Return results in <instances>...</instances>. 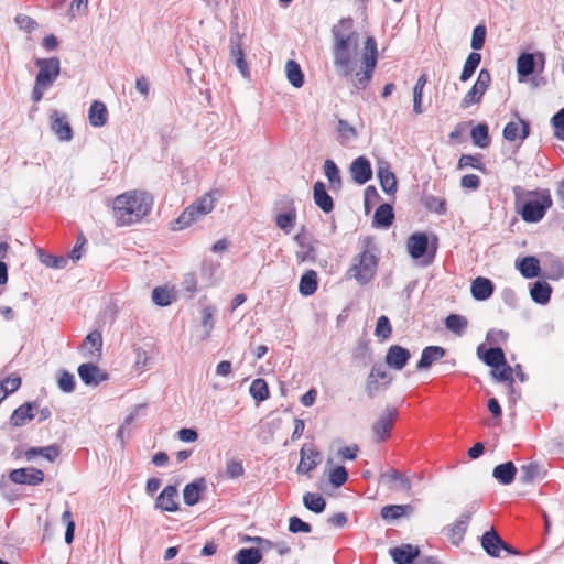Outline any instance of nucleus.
Masks as SVG:
<instances>
[{"instance_id": "f257e3e1", "label": "nucleus", "mask_w": 564, "mask_h": 564, "mask_svg": "<svg viewBox=\"0 0 564 564\" xmlns=\"http://www.w3.org/2000/svg\"><path fill=\"white\" fill-rule=\"evenodd\" d=\"M332 52L334 66L343 76L355 70L359 48V33L355 30L351 18H343L332 28Z\"/></svg>"}, {"instance_id": "f03ea898", "label": "nucleus", "mask_w": 564, "mask_h": 564, "mask_svg": "<svg viewBox=\"0 0 564 564\" xmlns=\"http://www.w3.org/2000/svg\"><path fill=\"white\" fill-rule=\"evenodd\" d=\"M153 204L154 199L150 193L139 189L127 191L113 199V218L119 226L137 224L150 214Z\"/></svg>"}, {"instance_id": "7ed1b4c3", "label": "nucleus", "mask_w": 564, "mask_h": 564, "mask_svg": "<svg viewBox=\"0 0 564 564\" xmlns=\"http://www.w3.org/2000/svg\"><path fill=\"white\" fill-rule=\"evenodd\" d=\"M514 207L525 223H538L543 219L552 207L553 200L549 189H525L522 186L512 188Z\"/></svg>"}, {"instance_id": "20e7f679", "label": "nucleus", "mask_w": 564, "mask_h": 564, "mask_svg": "<svg viewBox=\"0 0 564 564\" xmlns=\"http://www.w3.org/2000/svg\"><path fill=\"white\" fill-rule=\"evenodd\" d=\"M35 66L39 68V72L35 76L31 98L34 102H39L58 78L61 62L57 57L36 58Z\"/></svg>"}, {"instance_id": "39448f33", "label": "nucleus", "mask_w": 564, "mask_h": 564, "mask_svg": "<svg viewBox=\"0 0 564 564\" xmlns=\"http://www.w3.org/2000/svg\"><path fill=\"white\" fill-rule=\"evenodd\" d=\"M379 258L373 250L366 248L351 259L350 267L346 272L347 279H354L359 284L369 283L377 273Z\"/></svg>"}, {"instance_id": "423d86ee", "label": "nucleus", "mask_w": 564, "mask_h": 564, "mask_svg": "<svg viewBox=\"0 0 564 564\" xmlns=\"http://www.w3.org/2000/svg\"><path fill=\"white\" fill-rule=\"evenodd\" d=\"M217 197L213 192L204 194L191 204L176 219L177 229L189 227L196 221L203 219L215 208Z\"/></svg>"}, {"instance_id": "0eeeda50", "label": "nucleus", "mask_w": 564, "mask_h": 564, "mask_svg": "<svg viewBox=\"0 0 564 564\" xmlns=\"http://www.w3.org/2000/svg\"><path fill=\"white\" fill-rule=\"evenodd\" d=\"M362 72L356 73L355 87L365 89L370 82L378 61L377 42L372 36H367L362 50Z\"/></svg>"}, {"instance_id": "6e6552de", "label": "nucleus", "mask_w": 564, "mask_h": 564, "mask_svg": "<svg viewBox=\"0 0 564 564\" xmlns=\"http://www.w3.org/2000/svg\"><path fill=\"white\" fill-rule=\"evenodd\" d=\"M546 57L542 52L521 53L517 58V74L519 82H524L533 73H542L545 68Z\"/></svg>"}, {"instance_id": "1a4fd4ad", "label": "nucleus", "mask_w": 564, "mask_h": 564, "mask_svg": "<svg viewBox=\"0 0 564 564\" xmlns=\"http://www.w3.org/2000/svg\"><path fill=\"white\" fill-rule=\"evenodd\" d=\"M397 417V408L387 406L382 414L373 422L371 426L372 435L376 442H383L390 437L391 430Z\"/></svg>"}, {"instance_id": "9d476101", "label": "nucleus", "mask_w": 564, "mask_h": 564, "mask_svg": "<svg viewBox=\"0 0 564 564\" xmlns=\"http://www.w3.org/2000/svg\"><path fill=\"white\" fill-rule=\"evenodd\" d=\"M491 83V75L488 69L482 68L477 77L476 83L473 87L466 93L460 101V107L463 109H467L470 106L480 102L484 94L488 89Z\"/></svg>"}, {"instance_id": "9b49d317", "label": "nucleus", "mask_w": 564, "mask_h": 564, "mask_svg": "<svg viewBox=\"0 0 564 564\" xmlns=\"http://www.w3.org/2000/svg\"><path fill=\"white\" fill-rule=\"evenodd\" d=\"M392 381L391 375L382 366H373L366 382V392L372 398L387 389Z\"/></svg>"}, {"instance_id": "f8f14e48", "label": "nucleus", "mask_w": 564, "mask_h": 564, "mask_svg": "<svg viewBox=\"0 0 564 564\" xmlns=\"http://www.w3.org/2000/svg\"><path fill=\"white\" fill-rule=\"evenodd\" d=\"M50 126L51 130L61 142H69L73 139V129L67 115L55 109L52 110L50 112Z\"/></svg>"}, {"instance_id": "ddd939ff", "label": "nucleus", "mask_w": 564, "mask_h": 564, "mask_svg": "<svg viewBox=\"0 0 564 564\" xmlns=\"http://www.w3.org/2000/svg\"><path fill=\"white\" fill-rule=\"evenodd\" d=\"M9 478L17 485L39 486L44 481V473L34 467L17 468L10 471Z\"/></svg>"}, {"instance_id": "4468645a", "label": "nucleus", "mask_w": 564, "mask_h": 564, "mask_svg": "<svg viewBox=\"0 0 564 564\" xmlns=\"http://www.w3.org/2000/svg\"><path fill=\"white\" fill-rule=\"evenodd\" d=\"M479 503L474 501L466 511H464L459 518L455 521L451 529L449 540L453 544H458L466 532L468 523L476 510H478Z\"/></svg>"}, {"instance_id": "2eb2a0df", "label": "nucleus", "mask_w": 564, "mask_h": 564, "mask_svg": "<svg viewBox=\"0 0 564 564\" xmlns=\"http://www.w3.org/2000/svg\"><path fill=\"white\" fill-rule=\"evenodd\" d=\"M178 490L175 486H166L155 499L154 507L164 512H176L180 509Z\"/></svg>"}, {"instance_id": "dca6fc26", "label": "nucleus", "mask_w": 564, "mask_h": 564, "mask_svg": "<svg viewBox=\"0 0 564 564\" xmlns=\"http://www.w3.org/2000/svg\"><path fill=\"white\" fill-rule=\"evenodd\" d=\"M102 337L101 333L94 330L83 340L79 352L86 359H97L101 355Z\"/></svg>"}, {"instance_id": "f3484780", "label": "nucleus", "mask_w": 564, "mask_h": 564, "mask_svg": "<svg viewBox=\"0 0 564 564\" xmlns=\"http://www.w3.org/2000/svg\"><path fill=\"white\" fill-rule=\"evenodd\" d=\"M351 178L357 184H365L372 177V169L368 159L359 156L350 164Z\"/></svg>"}, {"instance_id": "a211bd4d", "label": "nucleus", "mask_w": 564, "mask_h": 564, "mask_svg": "<svg viewBox=\"0 0 564 564\" xmlns=\"http://www.w3.org/2000/svg\"><path fill=\"white\" fill-rule=\"evenodd\" d=\"M78 375L82 381L88 386H98L108 379V376L91 362L80 365Z\"/></svg>"}, {"instance_id": "6ab92c4d", "label": "nucleus", "mask_w": 564, "mask_h": 564, "mask_svg": "<svg viewBox=\"0 0 564 564\" xmlns=\"http://www.w3.org/2000/svg\"><path fill=\"white\" fill-rule=\"evenodd\" d=\"M411 355L410 351L399 345L391 346L386 355V364L395 369L402 370L408 364Z\"/></svg>"}, {"instance_id": "aec40b11", "label": "nucleus", "mask_w": 564, "mask_h": 564, "mask_svg": "<svg viewBox=\"0 0 564 564\" xmlns=\"http://www.w3.org/2000/svg\"><path fill=\"white\" fill-rule=\"evenodd\" d=\"M301 460L297 466V473L307 474L313 470L319 462V453L313 445H305L301 448Z\"/></svg>"}, {"instance_id": "412c9836", "label": "nucleus", "mask_w": 564, "mask_h": 564, "mask_svg": "<svg viewBox=\"0 0 564 564\" xmlns=\"http://www.w3.org/2000/svg\"><path fill=\"white\" fill-rule=\"evenodd\" d=\"M530 132L529 123L522 119L508 122L503 129V138L508 141L524 140Z\"/></svg>"}, {"instance_id": "4be33fe9", "label": "nucleus", "mask_w": 564, "mask_h": 564, "mask_svg": "<svg viewBox=\"0 0 564 564\" xmlns=\"http://www.w3.org/2000/svg\"><path fill=\"white\" fill-rule=\"evenodd\" d=\"M378 177L383 192L387 194H394L397 192V177L387 162L379 163Z\"/></svg>"}, {"instance_id": "5701e85b", "label": "nucleus", "mask_w": 564, "mask_h": 564, "mask_svg": "<svg viewBox=\"0 0 564 564\" xmlns=\"http://www.w3.org/2000/svg\"><path fill=\"white\" fill-rule=\"evenodd\" d=\"M296 224V209L292 200L283 213L275 215V225L285 234L289 235Z\"/></svg>"}, {"instance_id": "b1692460", "label": "nucleus", "mask_w": 564, "mask_h": 564, "mask_svg": "<svg viewBox=\"0 0 564 564\" xmlns=\"http://www.w3.org/2000/svg\"><path fill=\"white\" fill-rule=\"evenodd\" d=\"M481 546L490 556L498 557L501 546H506V543L498 533L491 529L482 534Z\"/></svg>"}, {"instance_id": "393cba45", "label": "nucleus", "mask_w": 564, "mask_h": 564, "mask_svg": "<svg viewBox=\"0 0 564 564\" xmlns=\"http://www.w3.org/2000/svg\"><path fill=\"white\" fill-rule=\"evenodd\" d=\"M427 237L423 232H415L408 239V251L413 259L422 258L427 249Z\"/></svg>"}, {"instance_id": "a878e982", "label": "nucleus", "mask_w": 564, "mask_h": 564, "mask_svg": "<svg viewBox=\"0 0 564 564\" xmlns=\"http://www.w3.org/2000/svg\"><path fill=\"white\" fill-rule=\"evenodd\" d=\"M88 120L94 128L104 127L108 121V110L102 101L95 100L88 110Z\"/></svg>"}, {"instance_id": "bb28decb", "label": "nucleus", "mask_w": 564, "mask_h": 564, "mask_svg": "<svg viewBox=\"0 0 564 564\" xmlns=\"http://www.w3.org/2000/svg\"><path fill=\"white\" fill-rule=\"evenodd\" d=\"M470 291L475 300L485 301L492 295L494 284L489 279L478 276L473 281Z\"/></svg>"}, {"instance_id": "cd10ccee", "label": "nucleus", "mask_w": 564, "mask_h": 564, "mask_svg": "<svg viewBox=\"0 0 564 564\" xmlns=\"http://www.w3.org/2000/svg\"><path fill=\"white\" fill-rule=\"evenodd\" d=\"M61 454V448L56 444L45 447H30L25 451L24 456L28 460L34 459L36 456H42L48 462H55Z\"/></svg>"}, {"instance_id": "c85d7f7f", "label": "nucleus", "mask_w": 564, "mask_h": 564, "mask_svg": "<svg viewBox=\"0 0 564 564\" xmlns=\"http://www.w3.org/2000/svg\"><path fill=\"white\" fill-rule=\"evenodd\" d=\"M445 356V349L440 346H427L423 349L421 359L416 368L419 370L427 369L431 365Z\"/></svg>"}, {"instance_id": "c756f323", "label": "nucleus", "mask_w": 564, "mask_h": 564, "mask_svg": "<svg viewBox=\"0 0 564 564\" xmlns=\"http://www.w3.org/2000/svg\"><path fill=\"white\" fill-rule=\"evenodd\" d=\"M205 489L206 485L204 479H197L193 482L187 484L183 490L184 503L187 506L196 505L199 501L200 495Z\"/></svg>"}, {"instance_id": "7c9ffc66", "label": "nucleus", "mask_w": 564, "mask_h": 564, "mask_svg": "<svg viewBox=\"0 0 564 564\" xmlns=\"http://www.w3.org/2000/svg\"><path fill=\"white\" fill-rule=\"evenodd\" d=\"M315 204L324 212L330 213L334 208L333 198L327 194L324 183L316 182L313 187Z\"/></svg>"}, {"instance_id": "2f4dec72", "label": "nucleus", "mask_w": 564, "mask_h": 564, "mask_svg": "<svg viewBox=\"0 0 564 564\" xmlns=\"http://www.w3.org/2000/svg\"><path fill=\"white\" fill-rule=\"evenodd\" d=\"M390 554L397 564H410L419 556V550L410 544H405L391 549Z\"/></svg>"}, {"instance_id": "473e14b6", "label": "nucleus", "mask_w": 564, "mask_h": 564, "mask_svg": "<svg viewBox=\"0 0 564 564\" xmlns=\"http://www.w3.org/2000/svg\"><path fill=\"white\" fill-rule=\"evenodd\" d=\"M517 468L512 462H507L496 466L492 470V476L501 485H510L516 477Z\"/></svg>"}, {"instance_id": "72a5a7b5", "label": "nucleus", "mask_w": 564, "mask_h": 564, "mask_svg": "<svg viewBox=\"0 0 564 564\" xmlns=\"http://www.w3.org/2000/svg\"><path fill=\"white\" fill-rule=\"evenodd\" d=\"M552 294V288L551 285L545 281H536L533 283L530 295L531 299L541 305H545L550 302Z\"/></svg>"}, {"instance_id": "f704fd0d", "label": "nucleus", "mask_w": 564, "mask_h": 564, "mask_svg": "<svg viewBox=\"0 0 564 564\" xmlns=\"http://www.w3.org/2000/svg\"><path fill=\"white\" fill-rule=\"evenodd\" d=\"M482 347H478L479 358L492 369L500 368V365H505L506 357L501 348H489L484 354L481 352Z\"/></svg>"}, {"instance_id": "c9c22d12", "label": "nucleus", "mask_w": 564, "mask_h": 564, "mask_svg": "<svg viewBox=\"0 0 564 564\" xmlns=\"http://www.w3.org/2000/svg\"><path fill=\"white\" fill-rule=\"evenodd\" d=\"M35 417L33 413V404L24 403L15 409L10 417L13 426L20 427Z\"/></svg>"}, {"instance_id": "e433bc0d", "label": "nucleus", "mask_w": 564, "mask_h": 564, "mask_svg": "<svg viewBox=\"0 0 564 564\" xmlns=\"http://www.w3.org/2000/svg\"><path fill=\"white\" fill-rule=\"evenodd\" d=\"M318 286L317 273L314 270H307L300 279L299 291L303 296L313 295Z\"/></svg>"}, {"instance_id": "4c0bfd02", "label": "nucleus", "mask_w": 564, "mask_h": 564, "mask_svg": "<svg viewBox=\"0 0 564 564\" xmlns=\"http://www.w3.org/2000/svg\"><path fill=\"white\" fill-rule=\"evenodd\" d=\"M517 269L527 279L535 278L540 274V262L535 257H525L516 263Z\"/></svg>"}, {"instance_id": "58836bf2", "label": "nucleus", "mask_w": 564, "mask_h": 564, "mask_svg": "<svg viewBox=\"0 0 564 564\" xmlns=\"http://www.w3.org/2000/svg\"><path fill=\"white\" fill-rule=\"evenodd\" d=\"M394 218L392 206L389 204L380 205L373 216V226L388 228Z\"/></svg>"}, {"instance_id": "ea45409f", "label": "nucleus", "mask_w": 564, "mask_h": 564, "mask_svg": "<svg viewBox=\"0 0 564 564\" xmlns=\"http://www.w3.org/2000/svg\"><path fill=\"white\" fill-rule=\"evenodd\" d=\"M285 73L288 80L292 84V86H294L295 88H300L303 86L304 76L300 65L295 61L290 59L286 62Z\"/></svg>"}, {"instance_id": "a19ab883", "label": "nucleus", "mask_w": 564, "mask_h": 564, "mask_svg": "<svg viewBox=\"0 0 564 564\" xmlns=\"http://www.w3.org/2000/svg\"><path fill=\"white\" fill-rule=\"evenodd\" d=\"M471 141L475 145L485 149L490 144L488 126L486 123H479L471 129L470 132Z\"/></svg>"}, {"instance_id": "79ce46f5", "label": "nucleus", "mask_w": 564, "mask_h": 564, "mask_svg": "<svg viewBox=\"0 0 564 564\" xmlns=\"http://www.w3.org/2000/svg\"><path fill=\"white\" fill-rule=\"evenodd\" d=\"M220 263L205 262L202 268V275L206 280V286L216 285L220 280Z\"/></svg>"}, {"instance_id": "37998d69", "label": "nucleus", "mask_w": 564, "mask_h": 564, "mask_svg": "<svg viewBox=\"0 0 564 564\" xmlns=\"http://www.w3.org/2000/svg\"><path fill=\"white\" fill-rule=\"evenodd\" d=\"M467 325V318L458 314H451L445 319L446 328L457 336H462L465 333Z\"/></svg>"}, {"instance_id": "c03bdc74", "label": "nucleus", "mask_w": 564, "mask_h": 564, "mask_svg": "<svg viewBox=\"0 0 564 564\" xmlns=\"http://www.w3.org/2000/svg\"><path fill=\"white\" fill-rule=\"evenodd\" d=\"M324 173L327 180L329 181L332 188L339 189L341 187L340 172L333 160L327 159L325 161Z\"/></svg>"}, {"instance_id": "a18cd8bd", "label": "nucleus", "mask_w": 564, "mask_h": 564, "mask_svg": "<svg viewBox=\"0 0 564 564\" xmlns=\"http://www.w3.org/2000/svg\"><path fill=\"white\" fill-rule=\"evenodd\" d=\"M303 503L308 510H311L315 513L323 512L326 507V501L323 498V496L319 494H313V492H306L303 496Z\"/></svg>"}, {"instance_id": "49530a36", "label": "nucleus", "mask_w": 564, "mask_h": 564, "mask_svg": "<svg viewBox=\"0 0 564 564\" xmlns=\"http://www.w3.org/2000/svg\"><path fill=\"white\" fill-rule=\"evenodd\" d=\"M480 61H481V55L477 52H471L468 55V57L464 64L463 72L460 74L462 82H467L468 79L471 78L476 68L479 66Z\"/></svg>"}, {"instance_id": "de8ad7c7", "label": "nucleus", "mask_w": 564, "mask_h": 564, "mask_svg": "<svg viewBox=\"0 0 564 564\" xmlns=\"http://www.w3.org/2000/svg\"><path fill=\"white\" fill-rule=\"evenodd\" d=\"M262 560V554L259 549H241L236 554L238 564H258Z\"/></svg>"}, {"instance_id": "09e8293b", "label": "nucleus", "mask_w": 564, "mask_h": 564, "mask_svg": "<svg viewBox=\"0 0 564 564\" xmlns=\"http://www.w3.org/2000/svg\"><path fill=\"white\" fill-rule=\"evenodd\" d=\"M249 392L256 401H265L269 398L268 383L264 379H254L250 384Z\"/></svg>"}, {"instance_id": "8fccbe9b", "label": "nucleus", "mask_w": 564, "mask_h": 564, "mask_svg": "<svg viewBox=\"0 0 564 564\" xmlns=\"http://www.w3.org/2000/svg\"><path fill=\"white\" fill-rule=\"evenodd\" d=\"M357 138L356 129L346 120H338V139L341 144H348Z\"/></svg>"}, {"instance_id": "3c124183", "label": "nucleus", "mask_w": 564, "mask_h": 564, "mask_svg": "<svg viewBox=\"0 0 564 564\" xmlns=\"http://www.w3.org/2000/svg\"><path fill=\"white\" fill-rule=\"evenodd\" d=\"M457 167L459 170L470 167V169H475V170L485 172V165L481 161L480 155L463 154L458 160Z\"/></svg>"}, {"instance_id": "603ef678", "label": "nucleus", "mask_w": 564, "mask_h": 564, "mask_svg": "<svg viewBox=\"0 0 564 564\" xmlns=\"http://www.w3.org/2000/svg\"><path fill=\"white\" fill-rule=\"evenodd\" d=\"M174 297V292L167 288H155L152 291V301L160 306L170 305Z\"/></svg>"}, {"instance_id": "864d4df0", "label": "nucleus", "mask_w": 564, "mask_h": 564, "mask_svg": "<svg viewBox=\"0 0 564 564\" xmlns=\"http://www.w3.org/2000/svg\"><path fill=\"white\" fill-rule=\"evenodd\" d=\"M424 206L437 215L446 214V200L434 195H426L423 199Z\"/></svg>"}, {"instance_id": "5fc2aeb1", "label": "nucleus", "mask_w": 564, "mask_h": 564, "mask_svg": "<svg viewBox=\"0 0 564 564\" xmlns=\"http://www.w3.org/2000/svg\"><path fill=\"white\" fill-rule=\"evenodd\" d=\"M216 310L213 306H205L202 311V325L205 329L204 339H207L214 328V314Z\"/></svg>"}, {"instance_id": "6e6d98bb", "label": "nucleus", "mask_w": 564, "mask_h": 564, "mask_svg": "<svg viewBox=\"0 0 564 564\" xmlns=\"http://www.w3.org/2000/svg\"><path fill=\"white\" fill-rule=\"evenodd\" d=\"M391 333H392V326H391L389 318L386 315L380 316L377 319L375 335L380 340H386L391 336Z\"/></svg>"}, {"instance_id": "4d7b16f0", "label": "nucleus", "mask_w": 564, "mask_h": 564, "mask_svg": "<svg viewBox=\"0 0 564 564\" xmlns=\"http://www.w3.org/2000/svg\"><path fill=\"white\" fill-rule=\"evenodd\" d=\"M406 509H409V506L405 505H389L384 506L380 513L384 520H394L401 518Z\"/></svg>"}, {"instance_id": "13d9d810", "label": "nucleus", "mask_w": 564, "mask_h": 564, "mask_svg": "<svg viewBox=\"0 0 564 564\" xmlns=\"http://www.w3.org/2000/svg\"><path fill=\"white\" fill-rule=\"evenodd\" d=\"M62 522L66 525L65 542L67 544H72L74 541L75 522L73 520V514L68 506L62 514Z\"/></svg>"}, {"instance_id": "bf43d9fd", "label": "nucleus", "mask_w": 564, "mask_h": 564, "mask_svg": "<svg viewBox=\"0 0 564 564\" xmlns=\"http://www.w3.org/2000/svg\"><path fill=\"white\" fill-rule=\"evenodd\" d=\"M294 240L299 243V246L302 248V250L297 251L296 252V259L299 262H305L307 260H314L315 258V252H314V248L311 246V245H305L303 242V239L301 237V235H296L294 237Z\"/></svg>"}, {"instance_id": "052dcab7", "label": "nucleus", "mask_w": 564, "mask_h": 564, "mask_svg": "<svg viewBox=\"0 0 564 564\" xmlns=\"http://www.w3.org/2000/svg\"><path fill=\"white\" fill-rule=\"evenodd\" d=\"M491 375L495 380L500 382H510L513 381V369L505 361V365H500V368H495L491 370Z\"/></svg>"}, {"instance_id": "680f3d73", "label": "nucleus", "mask_w": 564, "mask_h": 564, "mask_svg": "<svg viewBox=\"0 0 564 564\" xmlns=\"http://www.w3.org/2000/svg\"><path fill=\"white\" fill-rule=\"evenodd\" d=\"M383 477L389 481H394L399 484V489L401 490H410L411 484L410 480L399 470L390 469L383 474Z\"/></svg>"}, {"instance_id": "e2e57ef3", "label": "nucleus", "mask_w": 564, "mask_h": 564, "mask_svg": "<svg viewBox=\"0 0 564 564\" xmlns=\"http://www.w3.org/2000/svg\"><path fill=\"white\" fill-rule=\"evenodd\" d=\"M487 30L482 24L477 25L473 31L470 46L473 50L478 51L484 47Z\"/></svg>"}, {"instance_id": "0e129e2a", "label": "nucleus", "mask_w": 564, "mask_h": 564, "mask_svg": "<svg viewBox=\"0 0 564 564\" xmlns=\"http://www.w3.org/2000/svg\"><path fill=\"white\" fill-rule=\"evenodd\" d=\"M40 260L43 264L53 269H63L67 264V259L64 257H56L50 253H41Z\"/></svg>"}, {"instance_id": "69168bd1", "label": "nucleus", "mask_w": 564, "mask_h": 564, "mask_svg": "<svg viewBox=\"0 0 564 564\" xmlns=\"http://www.w3.org/2000/svg\"><path fill=\"white\" fill-rule=\"evenodd\" d=\"M14 21L18 28L26 33H31L37 28L36 21L26 14H18Z\"/></svg>"}, {"instance_id": "338daca9", "label": "nucleus", "mask_w": 564, "mask_h": 564, "mask_svg": "<svg viewBox=\"0 0 564 564\" xmlns=\"http://www.w3.org/2000/svg\"><path fill=\"white\" fill-rule=\"evenodd\" d=\"M245 473L242 463L237 459H230L226 464V477L230 479L239 478Z\"/></svg>"}, {"instance_id": "774afa93", "label": "nucleus", "mask_w": 564, "mask_h": 564, "mask_svg": "<svg viewBox=\"0 0 564 564\" xmlns=\"http://www.w3.org/2000/svg\"><path fill=\"white\" fill-rule=\"evenodd\" d=\"M552 123L554 127V135L564 141V108L554 115Z\"/></svg>"}]
</instances>
